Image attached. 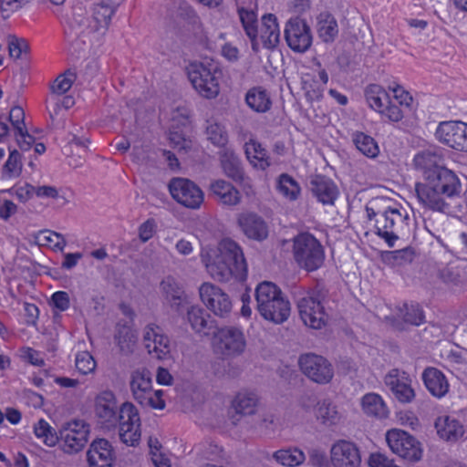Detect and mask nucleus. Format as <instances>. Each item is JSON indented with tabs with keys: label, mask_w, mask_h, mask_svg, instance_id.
Listing matches in <instances>:
<instances>
[{
	"label": "nucleus",
	"mask_w": 467,
	"mask_h": 467,
	"mask_svg": "<svg viewBox=\"0 0 467 467\" xmlns=\"http://www.w3.org/2000/svg\"><path fill=\"white\" fill-rule=\"evenodd\" d=\"M157 223L154 219H148L139 227V238L142 243L148 242L156 233Z\"/></svg>",
	"instance_id": "nucleus-64"
},
{
	"label": "nucleus",
	"mask_w": 467,
	"mask_h": 467,
	"mask_svg": "<svg viewBox=\"0 0 467 467\" xmlns=\"http://www.w3.org/2000/svg\"><path fill=\"white\" fill-rule=\"evenodd\" d=\"M7 47L10 57L15 59L20 58L23 53H26L28 49L27 42L15 36H9L7 37Z\"/></svg>",
	"instance_id": "nucleus-57"
},
{
	"label": "nucleus",
	"mask_w": 467,
	"mask_h": 467,
	"mask_svg": "<svg viewBox=\"0 0 467 467\" xmlns=\"http://www.w3.org/2000/svg\"><path fill=\"white\" fill-rule=\"evenodd\" d=\"M331 467H360L361 452L358 446L348 440H337L330 447Z\"/></svg>",
	"instance_id": "nucleus-16"
},
{
	"label": "nucleus",
	"mask_w": 467,
	"mask_h": 467,
	"mask_svg": "<svg viewBox=\"0 0 467 467\" xmlns=\"http://www.w3.org/2000/svg\"><path fill=\"white\" fill-rule=\"evenodd\" d=\"M285 37L288 47L296 53H305L313 42L310 26L299 17L288 20L285 29Z\"/></svg>",
	"instance_id": "nucleus-13"
},
{
	"label": "nucleus",
	"mask_w": 467,
	"mask_h": 467,
	"mask_svg": "<svg viewBox=\"0 0 467 467\" xmlns=\"http://www.w3.org/2000/svg\"><path fill=\"white\" fill-rule=\"evenodd\" d=\"M292 254L297 266L306 272L321 268L326 258L321 242L308 232L299 233L292 239Z\"/></svg>",
	"instance_id": "nucleus-5"
},
{
	"label": "nucleus",
	"mask_w": 467,
	"mask_h": 467,
	"mask_svg": "<svg viewBox=\"0 0 467 467\" xmlns=\"http://www.w3.org/2000/svg\"><path fill=\"white\" fill-rule=\"evenodd\" d=\"M398 422L405 427H409L413 431L420 427L417 415L411 410H400L396 415Z\"/></svg>",
	"instance_id": "nucleus-61"
},
{
	"label": "nucleus",
	"mask_w": 467,
	"mask_h": 467,
	"mask_svg": "<svg viewBox=\"0 0 467 467\" xmlns=\"http://www.w3.org/2000/svg\"><path fill=\"white\" fill-rule=\"evenodd\" d=\"M276 190L279 194L288 201H296L301 192L298 182L286 173H282L277 178Z\"/></svg>",
	"instance_id": "nucleus-47"
},
{
	"label": "nucleus",
	"mask_w": 467,
	"mask_h": 467,
	"mask_svg": "<svg viewBox=\"0 0 467 467\" xmlns=\"http://www.w3.org/2000/svg\"><path fill=\"white\" fill-rule=\"evenodd\" d=\"M310 189L317 201L323 204H333L338 194L337 187L333 181L322 175H317L311 180Z\"/></svg>",
	"instance_id": "nucleus-31"
},
{
	"label": "nucleus",
	"mask_w": 467,
	"mask_h": 467,
	"mask_svg": "<svg viewBox=\"0 0 467 467\" xmlns=\"http://www.w3.org/2000/svg\"><path fill=\"white\" fill-rule=\"evenodd\" d=\"M201 260L210 276L218 282L246 279L247 265L243 250L232 239H223L215 247H203Z\"/></svg>",
	"instance_id": "nucleus-2"
},
{
	"label": "nucleus",
	"mask_w": 467,
	"mask_h": 467,
	"mask_svg": "<svg viewBox=\"0 0 467 467\" xmlns=\"http://www.w3.org/2000/svg\"><path fill=\"white\" fill-rule=\"evenodd\" d=\"M152 380L150 371L137 370L132 374L130 388L134 399L139 402L145 400V397L152 391Z\"/></svg>",
	"instance_id": "nucleus-40"
},
{
	"label": "nucleus",
	"mask_w": 467,
	"mask_h": 467,
	"mask_svg": "<svg viewBox=\"0 0 467 467\" xmlns=\"http://www.w3.org/2000/svg\"><path fill=\"white\" fill-rule=\"evenodd\" d=\"M116 6L109 3H98L94 5L93 14L88 16L80 8L75 9L72 17L65 29L67 40L78 46L89 41H99L107 32Z\"/></svg>",
	"instance_id": "nucleus-3"
},
{
	"label": "nucleus",
	"mask_w": 467,
	"mask_h": 467,
	"mask_svg": "<svg viewBox=\"0 0 467 467\" xmlns=\"http://www.w3.org/2000/svg\"><path fill=\"white\" fill-rule=\"evenodd\" d=\"M161 289L171 306L179 308L185 300L184 291L179 283L171 276H168L161 283Z\"/></svg>",
	"instance_id": "nucleus-45"
},
{
	"label": "nucleus",
	"mask_w": 467,
	"mask_h": 467,
	"mask_svg": "<svg viewBox=\"0 0 467 467\" xmlns=\"http://www.w3.org/2000/svg\"><path fill=\"white\" fill-rule=\"evenodd\" d=\"M162 390L150 391V393L145 397V400H140L139 403L142 406H149L152 409L162 410L165 407V401L162 399Z\"/></svg>",
	"instance_id": "nucleus-63"
},
{
	"label": "nucleus",
	"mask_w": 467,
	"mask_h": 467,
	"mask_svg": "<svg viewBox=\"0 0 467 467\" xmlns=\"http://www.w3.org/2000/svg\"><path fill=\"white\" fill-rule=\"evenodd\" d=\"M213 336L215 348L223 356H237L245 349V337L244 332L238 327H216Z\"/></svg>",
	"instance_id": "nucleus-9"
},
{
	"label": "nucleus",
	"mask_w": 467,
	"mask_h": 467,
	"mask_svg": "<svg viewBox=\"0 0 467 467\" xmlns=\"http://www.w3.org/2000/svg\"><path fill=\"white\" fill-rule=\"evenodd\" d=\"M114 341L119 352L122 355L128 356L135 350L138 336L130 323L119 322L116 326Z\"/></svg>",
	"instance_id": "nucleus-32"
},
{
	"label": "nucleus",
	"mask_w": 467,
	"mask_h": 467,
	"mask_svg": "<svg viewBox=\"0 0 467 467\" xmlns=\"http://www.w3.org/2000/svg\"><path fill=\"white\" fill-rule=\"evenodd\" d=\"M270 313L261 312L260 315L266 320L275 324H282L285 322L290 316V302L284 296L280 299H275L274 304L269 306Z\"/></svg>",
	"instance_id": "nucleus-44"
},
{
	"label": "nucleus",
	"mask_w": 467,
	"mask_h": 467,
	"mask_svg": "<svg viewBox=\"0 0 467 467\" xmlns=\"http://www.w3.org/2000/svg\"><path fill=\"white\" fill-rule=\"evenodd\" d=\"M403 319L406 323L420 326L424 322V314L420 306L417 303H405L401 309Z\"/></svg>",
	"instance_id": "nucleus-52"
},
{
	"label": "nucleus",
	"mask_w": 467,
	"mask_h": 467,
	"mask_svg": "<svg viewBox=\"0 0 467 467\" xmlns=\"http://www.w3.org/2000/svg\"><path fill=\"white\" fill-rule=\"evenodd\" d=\"M386 441L390 450L405 460L416 462L421 458L420 443L404 431L398 429L388 431Z\"/></svg>",
	"instance_id": "nucleus-8"
},
{
	"label": "nucleus",
	"mask_w": 467,
	"mask_h": 467,
	"mask_svg": "<svg viewBox=\"0 0 467 467\" xmlns=\"http://www.w3.org/2000/svg\"><path fill=\"white\" fill-rule=\"evenodd\" d=\"M353 141L357 149L365 156L368 158H375L378 156L379 149L372 137L363 132H356L353 135Z\"/></svg>",
	"instance_id": "nucleus-50"
},
{
	"label": "nucleus",
	"mask_w": 467,
	"mask_h": 467,
	"mask_svg": "<svg viewBox=\"0 0 467 467\" xmlns=\"http://www.w3.org/2000/svg\"><path fill=\"white\" fill-rule=\"evenodd\" d=\"M462 128L463 122L462 121L441 122L435 131L436 139L441 143L459 150Z\"/></svg>",
	"instance_id": "nucleus-28"
},
{
	"label": "nucleus",
	"mask_w": 467,
	"mask_h": 467,
	"mask_svg": "<svg viewBox=\"0 0 467 467\" xmlns=\"http://www.w3.org/2000/svg\"><path fill=\"white\" fill-rule=\"evenodd\" d=\"M423 180L450 199L461 192L462 185L458 176L445 167L429 172L428 175H424Z\"/></svg>",
	"instance_id": "nucleus-18"
},
{
	"label": "nucleus",
	"mask_w": 467,
	"mask_h": 467,
	"mask_svg": "<svg viewBox=\"0 0 467 467\" xmlns=\"http://www.w3.org/2000/svg\"><path fill=\"white\" fill-rule=\"evenodd\" d=\"M197 451L201 457L207 461L217 462L223 458V448L212 441L200 444Z\"/></svg>",
	"instance_id": "nucleus-55"
},
{
	"label": "nucleus",
	"mask_w": 467,
	"mask_h": 467,
	"mask_svg": "<svg viewBox=\"0 0 467 467\" xmlns=\"http://www.w3.org/2000/svg\"><path fill=\"white\" fill-rule=\"evenodd\" d=\"M258 397L254 392L244 391L236 395L233 406L238 414L251 415L255 411Z\"/></svg>",
	"instance_id": "nucleus-48"
},
{
	"label": "nucleus",
	"mask_w": 467,
	"mask_h": 467,
	"mask_svg": "<svg viewBox=\"0 0 467 467\" xmlns=\"http://www.w3.org/2000/svg\"><path fill=\"white\" fill-rule=\"evenodd\" d=\"M435 428L439 436L445 441H457L464 433L462 425L448 416L439 418L435 422Z\"/></svg>",
	"instance_id": "nucleus-39"
},
{
	"label": "nucleus",
	"mask_w": 467,
	"mask_h": 467,
	"mask_svg": "<svg viewBox=\"0 0 467 467\" xmlns=\"http://www.w3.org/2000/svg\"><path fill=\"white\" fill-rule=\"evenodd\" d=\"M47 109L50 118L55 120L57 117H62L66 111L59 100V96L49 94L46 100Z\"/></svg>",
	"instance_id": "nucleus-62"
},
{
	"label": "nucleus",
	"mask_w": 467,
	"mask_h": 467,
	"mask_svg": "<svg viewBox=\"0 0 467 467\" xmlns=\"http://www.w3.org/2000/svg\"><path fill=\"white\" fill-rule=\"evenodd\" d=\"M23 157L16 149L9 148V154L2 166L0 179L5 182H11L18 179L23 171Z\"/></svg>",
	"instance_id": "nucleus-37"
},
{
	"label": "nucleus",
	"mask_w": 467,
	"mask_h": 467,
	"mask_svg": "<svg viewBox=\"0 0 467 467\" xmlns=\"http://www.w3.org/2000/svg\"><path fill=\"white\" fill-rule=\"evenodd\" d=\"M245 154L250 163L257 169L265 170L270 166L266 150L254 140L245 143Z\"/></svg>",
	"instance_id": "nucleus-42"
},
{
	"label": "nucleus",
	"mask_w": 467,
	"mask_h": 467,
	"mask_svg": "<svg viewBox=\"0 0 467 467\" xmlns=\"http://www.w3.org/2000/svg\"><path fill=\"white\" fill-rule=\"evenodd\" d=\"M365 96L371 109L379 112L389 103V96L380 86L372 84L367 87Z\"/></svg>",
	"instance_id": "nucleus-46"
},
{
	"label": "nucleus",
	"mask_w": 467,
	"mask_h": 467,
	"mask_svg": "<svg viewBox=\"0 0 467 467\" xmlns=\"http://www.w3.org/2000/svg\"><path fill=\"white\" fill-rule=\"evenodd\" d=\"M8 120L11 122L17 146L21 150H29L35 142V138L28 133L26 127L24 109L19 106L13 107L9 112Z\"/></svg>",
	"instance_id": "nucleus-22"
},
{
	"label": "nucleus",
	"mask_w": 467,
	"mask_h": 467,
	"mask_svg": "<svg viewBox=\"0 0 467 467\" xmlns=\"http://www.w3.org/2000/svg\"><path fill=\"white\" fill-rule=\"evenodd\" d=\"M308 464L314 467H331L330 457L320 448H312L308 451Z\"/></svg>",
	"instance_id": "nucleus-59"
},
{
	"label": "nucleus",
	"mask_w": 467,
	"mask_h": 467,
	"mask_svg": "<svg viewBox=\"0 0 467 467\" xmlns=\"http://www.w3.org/2000/svg\"><path fill=\"white\" fill-rule=\"evenodd\" d=\"M421 379L426 389L433 397L441 399L449 392V381L440 369L428 367L423 370Z\"/></svg>",
	"instance_id": "nucleus-26"
},
{
	"label": "nucleus",
	"mask_w": 467,
	"mask_h": 467,
	"mask_svg": "<svg viewBox=\"0 0 467 467\" xmlns=\"http://www.w3.org/2000/svg\"><path fill=\"white\" fill-rule=\"evenodd\" d=\"M280 39V29L276 17L272 14L263 16L261 26L258 29V40L260 47L273 48Z\"/></svg>",
	"instance_id": "nucleus-30"
},
{
	"label": "nucleus",
	"mask_w": 467,
	"mask_h": 467,
	"mask_svg": "<svg viewBox=\"0 0 467 467\" xmlns=\"http://www.w3.org/2000/svg\"><path fill=\"white\" fill-rule=\"evenodd\" d=\"M238 225L244 234L252 240L263 241L268 236L266 222L254 213H244L238 216Z\"/></svg>",
	"instance_id": "nucleus-23"
},
{
	"label": "nucleus",
	"mask_w": 467,
	"mask_h": 467,
	"mask_svg": "<svg viewBox=\"0 0 467 467\" xmlns=\"http://www.w3.org/2000/svg\"><path fill=\"white\" fill-rule=\"evenodd\" d=\"M89 426L81 420H72L60 430L61 447L66 453H77L87 444Z\"/></svg>",
	"instance_id": "nucleus-12"
},
{
	"label": "nucleus",
	"mask_w": 467,
	"mask_h": 467,
	"mask_svg": "<svg viewBox=\"0 0 467 467\" xmlns=\"http://www.w3.org/2000/svg\"><path fill=\"white\" fill-rule=\"evenodd\" d=\"M299 315L304 324L313 329H321L327 321L325 308L314 294H307L297 304Z\"/></svg>",
	"instance_id": "nucleus-15"
},
{
	"label": "nucleus",
	"mask_w": 467,
	"mask_h": 467,
	"mask_svg": "<svg viewBox=\"0 0 467 467\" xmlns=\"http://www.w3.org/2000/svg\"><path fill=\"white\" fill-rule=\"evenodd\" d=\"M386 202L375 200L367 206L368 217L375 221L376 234L382 238L389 247H393L396 241L404 234L408 226V213L399 204L381 205Z\"/></svg>",
	"instance_id": "nucleus-4"
},
{
	"label": "nucleus",
	"mask_w": 467,
	"mask_h": 467,
	"mask_svg": "<svg viewBox=\"0 0 467 467\" xmlns=\"http://www.w3.org/2000/svg\"><path fill=\"white\" fill-rule=\"evenodd\" d=\"M415 192L418 202L426 209L444 213L450 207L449 198L425 181L415 183Z\"/></svg>",
	"instance_id": "nucleus-20"
},
{
	"label": "nucleus",
	"mask_w": 467,
	"mask_h": 467,
	"mask_svg": "<svg viewBox=\"0 0 467 467\" xmlns=\"http://www.w3.org/2000/svg\"><path fill=\"white\" fill-rule=\"evenodd\" d=\"M202 302L215 316L226 317L233 309V303L228 294L219 286L203 283L199 288Z\"/></svg>",
	"instance_id": "nucleus-11"
},
{
	"label": "nucleus",
	"mask_w": 467,
	"mask_h": 467,
	"mask_svg": "<svg viewBox=\"0 0 467 467\" xmlns=\"http://www.w3.org/2000/svg\"><path fill=\"white\" fill-rule=\"evenodd\" d=\"M89 467H111L114 461L112 446L109 441H94L87 453Z\"/></svg>",
	"instance_id": "nucleus-24"
},
{
	"label": "nucleus",
	"mask_w": 467,
	"mask_h": 467,
	"mask_svg": "<svg viewBox=\"0 0 467 467\" xmlns=\"http://www.w3.org/2000/svg\"><path fill=\"white\" fill-rule=\"evenodd\" d=\"M237 10L243 28L249 37L254 51L260 49L257 26L256 0H237Z\"/></svg>",
	"instance_id": "nucleus-17"
},
{
	"label": "nucleus",
	"mask_w": 467,
	"mask_h": 467,
	"mask_svg": "<svg viewBox=\"0 0 467 467\" xmlns=\"http://www.w3.org/2000/svg\"><path fill=\"white\" fill-rule=\"evenodd\" d=\"M208 140L218 147H224L228 141L225 128L216 122L210 123L206 128Z\"/></svg>",
	"instance_id": "nucleus-54"
},
{
	"label": "nucleus",
	"mask_w": 467,
	"mask_h": 467,
	"mask_svg": "<svg viewBox=\"0 0 467 467\" xmlns=\"http://www.w3.org/2000/svg\"><path fill=\"white\" fill-rule=\"evenodd\" d=\"M254 428L260 434L263 435L273 433L276 428L275 416L271 413H264L260 415L258 422Z\"/></svg>",
	"instance_id": "nucleus-58"
},
{
	"label": "nucleus",
	"mask_w": 467,
	"mask_h": 467,
	"mask_svg": "<svg viewBox=\"0 0 467 467\" xmlns=\"http://www.w3.org/2000/svg\"><path fill=\"white\" fill-rule=\"evenodd\" d=\"M385 384L400 403H410L415 398L411 379L405 371L391 369L385 377Z\"/></svg>",
	"instance_id": "nucleus-19"
},
{
	"label": "nucleus",
	"mask_w": 467,
	"mask_h": 467,
	"mask_svg": "<svg viewBox=\"0 0 467 467\" xmlns=\"http://www.w3.org/2000/svg\"><path fill=\"white\" fill-rule=\"evenodd\" d=\"M75 365L77 369L83 375L89 374L96 368V361L88 351H81L76 355Z\"/></svg>",
	"instance_id": "nucleus-56"
},
{
	"label": "nucleus",
	"mask_w": 467,
	"mask_h": 467,
	"mask_svg": "<svg viewBox=\"0 0 467 467\" xmlns=\"http://www.w3.org/2000/svg\"><path fill=\"white\" fill-rule=\"evenodd\" d=\"M316 418L325 426H334L339 423L341 414L337 408L328 400H323L317 403Z\"/></svg>",
	"instance_id": "nucleus-41"
},
{
	"label": "nucleus",
	"mask_w": 467,
	"mask_h": 467,
	"mask_svg": "<svg viewBox=\"0 0 467 467\" xmlns=\"http://www.w3.org/2000/svg\"><path fill=\"white\" fill-rule=\"evenodd\" d=\"M317 76L316 72H306L302 74L301 86L306 99L310 101H318L323 97L325 86L328 82L327 71L321 67V63L317 61Z\"/></svg>",
	"instance_id": "nucleus-21"
},
{
	"label": "nucleus",
	"mask_w": 467,
	"mask_h": 467,
	"mask_svg": "<svg viewBox=\"0 0 467 467\" xmlns=\"http://www.w3.org/2000/svg\"><path fill=\"white\" fill-rule=\"evenodd\" d=\"M169 191L178 203L189 209H199L204 201L203 192L188 179L173 178L169 182Z\"/></svg>",
	"instance_id": "nucleus-7"
},
{
	"label": "nucleus",
	"mask_w": 467,
	"mask_h": 467,
	"mask_svg": "<svg viewBox=\"0 0 467 467\" xmlns=\"http://www.w3.org/2000/svg\"><path fill=\"white\" fill-rule=\"evenodd\" d=\"M34 433L37 439L41 440L48 447L55 446L58 441L55 430L43 419L35 423Z\"/></svg>",
	"instance_id": "nucleus-51"
},
{
	"label": "nucleus",
	"mask_w": 467,
	"mask_h": 467,
	"mask_svg": "<svg viewBox=\"0 0 467 467\" xmlns=\"http://www.w3.org/2000/svg\"><path fill=\"white\" fill-rule=\"evenodd\" d=\"M221 166L224 174L236 182H242L244 180V172L242 162L234 151L229 148H224L220 152Z\"/></svg>",
	"instance_id": "nucleus-34"
},
{
	"label": "nucleus",
	"mask_w": 467,
	"mask_h": 467,
	"mask_svg": "<svg viewBox=\"0 0 467 467\" xmlns=\"http://www.w3.org/2000/svg\"><path fill=\"white\" fill-rule=\"evenodd\" d=\"M75 79L76 76L70 70L59 75L50 88V94L64 95L70 89Z\"/></svg>",
	"instance_id": "nucleus-53"
},
{
	"label": "nucleus",
	"mask_w": 467,
	"mask_h": 467,
	"mask_svg": "<svg viewBox=\"0 0 467 467\" xmlns=\"http://www.w3.org/2000/svg\"><path fill=\"white\" fill-rule=\"evenodd\" d=\"M210 190L213 195L220 203L226 206H235L241 202L240 192L229 182L218 179L210 184Z\"/></svg>",
	"instance_id": "nucleus-27"
},
{
	"label": "nucleus",
	"mask_w": 467,
	"mask_h": 467,
	"mask_svg": "<svg viewBox=\"0 0 467 467\" xmlns=\"http://www.w3.org/2000/svg\"><path fill=\"white\" fill-rule=\"evenodd\" d=\"M284 296L283 292L275 284L268 281L260 283L255 289L258 312L270 313L269 306L274 304L275 299H280Z\"/></svg>",
	"instance_id": "nucleus-33"
},
{
	"label": "nucleus",
	"mask_w": 467,
	"mask_h": 467,
	"mask_svg": "<svg viewBox=\"0 0 467 467\" xmlns=\"http://www.w3.org/2000/svg\"><path fill=\"white\" fill-rule=\"evenodd\" d=\"M245 105L254 112L264 114L272 108V99L269 91L262 86L250 88L244 95Z\"/></svg>",
	"instance_id": "nucleus-29"
},
{
	"label": "nucleus",
	"mask_w": 467,
	"mask_h": 467,
	"mask_svg": "<svg viewBox=\"0 0 467 467\" xmlns=\"http://www.w3.org/2000/svg\"><path fill=\"white\" fill-rule=\"evenodd\" d=\"M95 413L107 427L119 423V437L124 444L132 447L139 445L141 437L140 418L131 402H123L119 406L114 393L104 390L96 397Z\"/></svg>",
	"instance_id": "nucleus-1"
},
{
	"label": "nucleus",
	"mask_w": 467,
	"mask_h": 467,
	"mask_svg": "<svg viewBox=\"0 0 467 467\" xmlns=\"http://www.w3.org/2000/svg\"><path fill=\"white\" fill-rule=\"evenodd\" d=\"M36 239L39 245L49 246L55 251H63L67 245L65 237L61 234L51 230L40 231Z\"/></svg>",
	"instance_id": "nucleus-49"
},
{
	"label": "nucleus",
	"mask_w": 467,
	"mask_h": 467,
	"mask_svg": "<svg viewBox=\"0 0 467 467\" xmlns=\"http://www.w3.org/2000/svg\"><path fill=\"white\" fill-rule=\"evenodd\" d=\"M317 31L323 42H333L338 35L336 18L328 12L320 13L317 17Z\"/></svg>",
	"instance_id": "nucleus-38"
},
{
	"label": "nucleus",
	"mask_w": 467,
	"mask_h": 467,
	"mask_svg": "<svg viewBox=\"0 0 467 467\" xmlns=\"http://www.w3.org/2000/svg\"><path fill=\"white\" fill-rule=\"evenodd\" d=\"M187 319L192 330L202 336L213 335L217 327L215 320L199 306H192L188 309Z\"/></svg>",
	"instance_id": "nucleus-25"
},
{
	"label": "nucleus",
	"mask_w": 467,
	"mask_h": 467,
	"mask_svg": "<svg viewBox=\"0 0 467 467\" xmlns=\"http://www.w3.org/2000/svg\"><path fill=\"white\" fill-rule=\"evenodd\" d=\"M275 461L285 467H297L306 461V455L297 447H288L274 452Z\"/></svg>",
	"instance_id": "nucleus-43"
},
{
	"label": "nucleus",
	"mask_w": 467,
	"mask_h": 467,
	"mask_svg": "<svg viewBox=\"0 0 467 467\" xmlns=\"http://www.w3.org/2000/svg\"><path fill=\"white\" fill-rule=\"evenodd\" d=\"M88 142L86 139H81L78 137H74L72 140L70 141V147L76 148L77 151L78 153V160H75L74 162L72 161V158H69L68 164L73 167H79L83 164L84 161V155L87 153L88 146L87 143Z\"/></svg>",
	"instance_id": "nucleus-60"
},
{
	"label": "nucleus",
	"mask_w": 467,
	"mask_h": 467,
	"mask_svg": "<svg viewBox=\"0 0 467 467\" xmlns=\"http://www.w3.org/2000/svg\"><path fill=\"white\" fill-rule=\"evenodd\" d=\"M298 364L301 371L316 383L327 384L333 379V367L322 356L313 353L303 354L299 358Z\"/></svg>",
	"instance_id": "nucleus-10"
},
{
	"label": "nucleus",
	"mask_w": 467,
	"mask_h": 467,
	"mask_svg": "<svg viewBox=\"0 0 467 467\" xmlns=\"http://www.w3.org/2000/svg\"><path fill=\"white\" fill-rule=\"evenodd\" d=\"M361 409L368 417L382 420L389 416V409L382 397L370 392L361 398Z\"/></svg>",
	"instance_id": "nucleus-35"
},
{
	"label": "nucleus",
	"mask_w": 467,
	"mask_h": 467,
	"mask_svg": "<svg viewBox=\"0 0 467 467\" xmlns=\"http://www.w3.org/2000/svg\"><path fill=\"white\" fill-rule=\"evenodd\" d=\"M413 162L415 168L422 171L423 176L428 175L429 172L441 169L443 166L442 156L435 150L428 149L417 153L414 156Z\"/></svg>",
	"instance_id": "nucleus-36"
},
{
	"label": "nucleus",
	"mask_w": 467,
	"mask_h": 467,
	"mask_svg": "<svg viewBox=\"0 0 467 467\" xmlns=\"http://www.w3.org/2000/svg\"><path fill=\"white\" fill-rule=\"evenodd\" d=\"M142 340L151 358L162 360L170 357V338L160 326L154 323L148 324L143 329Z\"/></svg>",
	"instance_id": "nucleus-14"
},
{
	"label": "nucleus",
	"mask_w": 467,
	"mask_h": 467,
	"mask_svg": "<svg viewBox=\"0 0 467 467\" xmlns=\"http://www.w3.org/2000/svg\"><path fill=\"white\" fill-rule=\"evenodd\" d=\"M221 70L216 63H192L188 67V78L198 94L212 99L220 93Z\"/></svg>",
	"instance_id": "nucleus-6"
}]
</instances>
